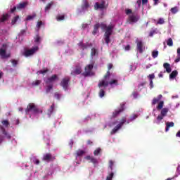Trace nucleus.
Returning <instances> with one entry per match:
<instances>
[{"mask_svg":"<svg viewBox=\"0 0 180 180\" xmlns=\"http://www.w3.org/2000/svg\"><path fill=\"white\" fill-rule=\"evenodd\" d=\"M99 27H101V24L97 23L94 26V31L92 34L95 36L98 32H99Z\"/></svg>","mask_w":180,"mask_h":180,"instance_id":"5701e85b","label":"nucleus"},{"mask_svg":"<svg viewBox=\"0 0 180 180\" xmlns=\"http://www.w3.org/2000/svg\"><path fill=\"white\" fill-rule=\"evenodd\" d=\"M168 112H169V109L167 108H165L161 110L160 115H158L157 117L158 124H160V121L162 120L165 116H167V113H168Z\"/></svg>","mask_w":180,"mask_h":180,"instance_id":"0eeeda50","label":"nucleus"},{"mask_svg":"<svg viewBox=\"0 0 180 180\" xmlns=\"http://www.w3.org/2000/svg\"><path fill=\"white\" fill-rule=\"evenodd\" d=\"M98 95H99L100 98H103V96H105V90L101 89L98 93Z\"/></svg>","mask_w":180,"mask_h":180,"instance_id":"58836bf2","label":"nucleus"},{"mask_svg":"<svg viewBox=\"0 0 180 180\" xmlns=\"http://www.w3.org/2000/svg\"><path fill=\"white\" fill-rule=\"evenodd\" d=\"M11 62V64L13 65V67H16V65H18V60L15 59H12Z\"/></svg>","mask_w":180,"mask_h":180,"instance_id":"37998d69","label":"nucleus"},{"mask_svg":"<svg viewBox=\"0 0 180 180\" xmlns=\"http://www.w3.org/2000/svg\"><path fill=\"white\" fill-rule=\"evenodd\" d=\"M174 126H175V124L174 123V122H166V128H165V131H169V127H174Z\"/></svg>","mask_w":180,"mask_h":180,"instance_id":"4be33fe9","label":"nucleus"},{"mask_svg":"<svg viewBox=\"0 0 180 180\" xmlns=\"http://www.w3.org/2000/svg\"><path fill=\"white\" fill-rule=\"evenodd\" d=\"M94 8L96 10L105 9V1H102L101 4H99V3L96 2L94 5Z\"/></svg>","mask_w":180,"mask_h":180,"instance_id":"2eb2a0df","label":"nucleus"},{"mask_svg":"<svg viewBox=\"0 0 180 180\" xmlns=\"http://www.w3.org/2000/svg\"><path fill=\"white\" fill-rule=\"evenodd\" d=\"M82 68H81V66L79 65H76L75 68L74 70H72V72H70V75H79V74H82Z\"/></svg>","mask_w":180,"mask_h":180,"instance_id":"9d476101","label":"nucleus"},{"mask_svg":"<svg viewBox=\"0 0 180 180\" xmlns=\"http://www.w3.org/2000/svg\"><path fill=\"white\" fill-rule=\"evenodd\" d=\"M100 27L102 29V30H105L104 39L107 46H109V43H110V36H112V33H113V29L115 27L112 24H110L108 26L105 23H101L100 24Z\"/></svg>","mask_w":180,"mask_h":180,"instance_id":"f257e3e1","label":"nucleus"},{"mask_svg":"<svg viewBox=\"0 0 180 180\" xmlns=\"http://www.w3.org/2000/svg\"><path fill=\"white\" fill-rule=\"evenodd\" d=\"M126 123V117H122L121 122L111 131L110 134H115L117 133L120 129H122V126Z\"/></svg>","mask_w":180,"mask_h":180,"instance_id":"6e6552de","label":"nucleus"},{"mask_svg":"<svg viewBox=\"0 0 180 180\" xmlns=\"http://www.w3.org/2000/svg\"><path fill=\"white\" fill-rule=\"evenodd\" d=\"M177 75H178V71L177 70H174L169 75V78H170V79H174V78H176Z\"/></svg>","mask_w":180,"mask_h":180,"instance_id":"393cba45","label":"nucleus"},{"mask_svg":"<svg viewBox=\"0 0 180 180\" xmlns=\"http://www.w3.org/2000/svg\"><path fill=\"white\" fill-rule=\"evenodd\" d=\"M164 23H165L164 18H160L158 21V25H164Z\"/></svg>","mask_w":180,"mask_h":180,"instance_id":"3c124183","label":"nucleus"},{"mask_svg":"<svg viewBox=\"0 0 180 180\" xmlns=\"http://www.w3.org/2000/svg\"><path fill=\"white\" fill-rule=\"evenodd\" d=\"M65 18V16L64 15H58L56 17V20L58 22H61V20H64V19Z\"/></svg>","mask_w":180,"mask_h":180,"instance_id":"7c9ffc66","label":"nucleus"},{"mask_svg":"<svg viewBox=\"0 0 180 180\" xmlns=\"http://www.w3.org/2000/svg\"><path fill=\"white\" fill-rule=\"evenodd\" d=\"M172 13H176L178 12V8L176 7H174L171 8Z\"/></svg>","mask_w":180,"mask_h":180,"instance_id":"09e8293b","label":"nucleus"},{"mask_svg":"<svg viewBox=\"0 0 180 180\" xmlns=\"http://www.w3.org/2000/svg\"><path fill=\"white\" fill-rule=\"evenodd\" d=\"M36 18V14H33L32 15H28L26 18V20H32V19H34Z\"/></svg>","mask_w":180,"mask_h":180,"instance_id":"a19ab883","label":"nucleus"},{"mask_svg":"<svg viewBox=\"0 0 180 180\" xmlns=\"http://www.w3.org/2000/svg\"><path fill=\"white\" fill-rule=\"evenodd\" d=\"M30 112H32V113H34V115H37V113H43V111H40V110L37 108V106L33 103H29L25 109L26 115H29Z\"/></svg>","mask_w":180,"mask_h":180,"instance_id":"20e7f679","label":"nucleus"},{"mask_svg":"<svg viewBox=\"0 0 180 180\" xmlns=\"http://www.w3.org/2000/svg\"><path fill=\"white\" fill-rule=\"evenodd\" d=\"M176 137H180V131H179L176 134Z\"/></svg>","mask_w":180,"mask_h":180,"instance_id":"774afa93","label":"nucleus"},{"mask_svg":"<svg viewBox=\"0 0 180 180\" xmlns=\"http://www.w3.org/2000/svg\"><path fill=\"white\" fill-rule=\"evenodd\" d=\"M70 81H71V79L68 77L62 79L60 85L63 88L65 91H67L68 89Z\"/></svg>","mask_w":180,"mask_h":180,"instance_id":"1a4fd4ad","label":"nucleus"},{"mask_svg":"<svg viewBox=\"0 0 180 180\" xmlns=\"http://www.w3.org/2000/svg\"><path fill=\"white\" fill-rule=\"evenodd\" d=\"M53 4L54 3L53 1L50 2L49 4H48L46 5V6L45 7V12H47V11H49V9H51V6H53Z\"/></svg>","mask_w":180,"mask_h":180,"instance_id":"cd10ccee","label":"nucleus"},{"mask_svg":"<svg viewBox=\"0 0 180 180\" xmlns=\"http://www.w3.org/2000/svg\"><path fill=\"white\" fill-rule=\"evenodd\" d=\"M155 33V30L150 31L149 33V37H153V36H154Z\"/></svg>","mask_w":180,"mask_h":180,"instance_id":"4d7b16f0","label":"nucleus"},{"mask_svg":"<svg viewBox=\"0 0 180 180\" xmlns=\"http://www.w3.org/2000/svg\"><path fill=\"white\" fill-rule=\"evenodd\" d=\"M40 40H41L40 36L36 35L34 38L35 43H40Z\"/></svg>","mask_w":180,"mask_h":180,"instance_id":"c03bdc74","label":"nucleus"},{"mask_svg":"<svg viewBox=\"0 0 180 180\" xmlns=\"http://www.w3.org/2000/svg\"><path fill=\"white\" fill-rule=\"evenodd\" d=\"M54 96L56 98V99H60V94L58 93H56Z\"/></svg>","mask_w":180,"mask_h":180,"instance_id":"0e129e2a","label":"nucleus"},{"mask_svg":"<svg viewBox=\"0 0 180 180\" xmlns=\"http://www.w3.org/2000/svg\"><path fill=\"white\" fill-rule=\"evenodd\" d=\"M132 96H134V98L136 99L137 98V92L136 91H134L132 93Z\"/></svg>","mask_w":180,"mask_h":180,"instance_id":"69168bd1","label":"nucleus"},{"mask_svg":"<svg viewBox=\"0 0 180 180\" xmlns=\"http://www.w3.org/2000/svg\"><path fill=\"white\" fill-rule=\"evenodd\" d=\"M97 51L95 48H92L91 51V56L94 57V56H96Z\"/></svg>","mask_w":180,"mask_h":180,"instance_id":"e433bc0d","label":"nucleus"},{"mask_svg":"<svg viewBox=\"0 0 180 180\" xmlns=\"http://www.w3.org/2000/svg\"><path fill=\"white\" fill-rule=\"evenodd\" d=\"M54 110V103L51 105V108L49 110L50 114L53 113Z\"/></svg>","mask_w":180,"mask_h":180,"instance_id":"603ef678","label":"nucleus"},{"mask_svg":"<svg viewBox=\"0 0 180 180\" xmlns=\"http://www.w3.org/2000/svg\"><path fill=\"white\" fill-rule=\"evenodd\" d=\"M43 25H44V23L41 21H38L37 23V27L38 29H40L41 27V26H43Z\"/></svg>","mask_w":180,"mask_h":180,"instance_id":"79ce46f5","label":"nucleus"},{"mask_svg":"<svg viewBox=\"0 0 180 180\" xmlns=\"http://www.w3.org/2000/svg\"><path fill=\"white\" fill-rule=\"evenodd\" d=\"M163 67H164L165 70H166V72L168 74H169V72H171V71H172V70L171 69V65L168 63H164Z\"/></svg>","mask_w":180,"mask_h":180,"instance_id":"412c9836","label":"nucleus"},{"mask_svg":"<svg viewBox=\"0 0 180 180\" xmlns=\"http://www.w3.org/2000/svg\"><path fill=\"white\" fill-rule=\"evenodd\" d=\"M152 57L157 58L158 57V51H153L152 52Z\"/></svg>","mask_w":180,"mask_h":180,"instance_id":"4c0bfd02","label":"nucleus"},{"mask_svg":"<svg viewBox=\"0 0 180 180\" xmlns=\"http://www.w3.org/2000/svg\"><path fill=\"white\" fill-rule=\"evenodd\" d=\"M164 107V101H160L157 107L158 110H161V109H162V108Z\"/></svg>","mask_w":180,"mask_h":180,"instance_id":"c756f323","label":"nucleus"},{"mask_svg":"<svg viewBox=\"0 0 180 180\" xmlns=\"http://www.w3.org/2000/svg\"><path fill=\"white\" fill-rule=\"evenodd\" d=\"M101 151H102V150L101 149V148H98L97 149H96L94 152V155H99L101 154Z\"/></svg>","mask_w":180,"mask_h":180,"instance_id":"473e14b6","label":"nucleus"},{"mask_svg":"<svg viewBox=\"0 0 180 180\" xmlns=\"http://www.w3.org/2000/svg\"><path fill=\"white\" fill-rule=\"evenodd\" d=\"M76 154L78 157H81L85 154V152L83 150L79 149L76 151Z\"/></svg>","mask_w":180,"mask_h":180,"instance_id":"a878e982","label":"nucleus"},{"mask_svg":"<svg viewBox=\"0 0 180 180\" xmlns=\"http://www.w3.org/2000/svg\"><path fill=\"white\" fill-rule=\"evenodd\" d=\"M113 164H114L113 161L110 160V162H109V168L111 171H113Z\"/></svg>","mask_w":180,"mask_h":180,"instance_id":"a18cd8bd","label":"nucleus"},{"mask_svg":"<svg viewBox=\"0 0 180 180\" xmlns=\"http://www.w3.org/2000/svg\"><path fill=\"white\" fill-rule=\"evenodd\" d=\"M16 9H18L17 6H14L13 8L11 9V13H13V12H15V11H16Z\"/></svg>","mask_w":180,"mask_h":180,"instance_id":"13d9d810","label":"nucleus"},{"mask_svg":"<svg viewBox=\"0 0 180 180\" xmlns=\"http://www.w3.org/2000/svg\"><path fill=\"white\" fill-rule=\"evenodd\" d=\"M46 72H49V69H44V70H41L39 71V74H43L44 75Z\"/></svg>","mask_w":180,"mask_h":180,"instance_id":"8fccbe9b","label":"nucleus"},{"mask_svg":"<svg viewBox=\"0 0 180 180\" xmlns=\"http://www.w3.org/2000/svg\"><path fill=\"white\" fill-rule=\"evenodd\" d=\"M56 79H58V77L57 75H53L51 77L46 79V84H51V82H54Z\"/></svg>","mask_w":180,"mask_h":180,"instance_id":"6ab92c4d","label":"nucleus"},{"mask_svg":"<svg viewBox=\"0 0 180 180\" xmlns=\"http://www.w3.org/2000/svg\"><path fill=\"white\" fill-rule=\"evenodd\" d=\"M0 56L1 58H9L11 54H6V50L4 49H0Z\"/></svg>","mask_w":180,"mask_h":180,"instance_id":"dca6fc26","label":"nucleus"},{"mask_svg":"<svg viewBox=\"0 0 180 180\" xmlns=\"http://www.w3.org/2000/svg\"><path fill=\"white\" fill-rule=\"evenodd\" d=\"M9 18V14H3L1 18H0V22H4L6 20H8V18Z\"/></svg>","mask_w":180,"mask_h":180,"instance_id":"b1692460","label":"nucleus"},{"mask_svg":"<svg viewBox=\"0 0 180 180\" xmlns=\"http://www.w3.org/2000/svg\"><path fill=\"white\" fill-rule=\"evenodd\" d=\"M125 13L126 15H129L127 22L129 25H131V23H136V22H139V20H140V16L134 14L131 9H126Z\"/></svg>","mask_w":180,"mask_h":180,"instance_id":"7ed1b4c3","label":"nucleus"},{"mask_svg":"<svg viewBox=\"0 0 180 180\" xmlns=\"http://www.w3.org/2000/svg\"><path fill=\"white\" fill-rule=\"evenodd\" d=\"M114 175H115V173H113V172L110 173V174L107 176L105 180H112V178H113Z\"/></svg>","mask_w":180,"mask_h":180,"instance_id":"f704fd0d","label":"nucleus"},{"mask_svg":"<svg viewBox=\"0 0 180 180\" xmlns=\"http://www.w3.org/2000/svg\"><path fill=\"white\" fill-rule=\"evenodd\" d=\"M53 89V85H48L46 88V94H49Z\"/></svg>","mask_w":180,"mask_h":180,"instance_id":"49530a36","label":"nucleus"},{"mask_svg":"<svg viewBox=\"0 0 180 180\" xmlns=\"http://www.w3.org/2000/svg\"><path fill=\"white\" fill-rule=\"evenodd\" d=\"M34 164H36V165H39L40 164V160L38 159H36L35 161L34 162Z\"/></svg>","mask_w":180,"mask_h":180,"instance_id":"052dcab7","label":"nucleus"},{"mask_svg":"<svg viewBox=\"0 0 180 180\" xmlns=\"http://www.w3.org/2000/svg\"><path fill=\"white\" fill-rule=\"evenodd\" d=\"M86 8H89V4H88V2H85L84 4L83 5L84 9H86Z\"/></svg>","mask_w":180,"mask_h":180,"instance_id":"5fc2aeb1","label":"nucleus"},{"mask_svg":"<svg viewBox=\"0 0 180 180\" xmlns=\"http://www.w3.org/2000/svg\"><path fill=\"white\" fill-rule=\"evenodd\" d=\"M37 51H39V46H34L30 49L25 50L24 51L23 56H25V57H30L31 56L36 54Z\"/></svg>","mask_w":180,"mask_h":180,"instance_id":"423d86ee","label":"nucleus"},{"mask_svg":"<svg viewBox=\"0 0 180 180\" xmlns=\"http://www.w3.org/2000/svg\"><path fill=\"white\" fill-rule=\"evenodd\" d=\"M136 50L140 53L141 54L143 53V47H144V45L143 44L142 41H136Z\"/></svg>","mask_w":180,"mask_h":180,"instance_id":"ddd939ff","label":"nucleus"},{"mask_svg":"<svg viewBox=\"0 0 180 180\" xmlns=\"http://www.w3.org/2000/svg\"><path fill=\"white\" fill-rule=\"evenodd\" d=\"M18 20H19V15H16L15 17H14V18L12 19L11 24H12V25H15V23H16Z\"/></svg>","mask_w":180,"mask_h":180,"instance_id":"72a5a7b5","label":"nucleus"},{"mask_svg":"<svg viewBox=\"0 0 180 180\" xmlns=\"http://www.w3.org/2000/svg\"><path fill=\"white\" fill-rule=\"evenodd\" d=\"M123 110H124V108H123V105H122L120 109L115 110V112H112V117H117V116H119V115H120Z\"/></svg>","mask_w":180,"mask_h":180,"instance_id":"f3484780","label":"nucleus"},{"mask_svg":"<svg viewBox=\"0 0 180 180\" xmlns=\"http://www.w3.org/2000/svg\"><path fill=\"white\" fill-rule=\"evenodd\" d=\"M0 130L2 131V134L6 137V139H8V140H11L12 136H11V134L6 131V129H5V127H4L2 125H0Z\"/></svg>","mask_w":180,"mask_h":180,"instance_id":"f8f14e48","label":"nucleus"},{"mask_svg":"<svg viewBox=\"0 0 180 180\" xmlns=\"http://www.w3.org/2000/svg\"><path fill=\"white\" fill-rule=\"evenodd\" d=\"M109 78H110V71H107L106 74L104 75V79L99 82L98 84V88H102V86L106 88V86L109 85H119L117 79H112L108 82V79H109Z\"/></svg>","mask_w":180,"mask_h":180,"instance_id":"f03ea898","label":"nucleus"},{"mask_svg":"<svg viewBox=\"0 0 180 180\" xmlns=\"http://www.w3.org/2000/svg\"><path fill=\"white\" fill-rule=\"evenodd\" d=\"M94 70V63L87 65L84 68V72L82 74L83 77H91V75H94V72L92 70Z\"/></svg>","mask_w":180,"mask_h":180,"instance_id":"39448f33","label":"nucleus"},{"mask_svg":"<svg viewBox=\"0 0 180 180\" xmlns=\"http://www.w3.org/2000/svg\"><path fill=\"white\" fill-rule=\"evenodd\" d=\"M167 46H169V47H172V46H174V42L172 41V38H169L167 41Z\"/></svg>","mask_w":180,"mask_h":180,"instance_id":"2f4dec72","label":"nucleus"},{"mask_svg":"<svg viewBox=\"0 0 180 180\" xmlns=\"http://www.w3.org/2000/svg\"><path fill=\"white\" fill-rule=\"evenodd\" d=\"M77 46H79V47H80V49H82V50H86V49H88V47H91V46H92V44H91L88 42L86 44H84L83 41H80L77 44Z\"/></svg>","mask_w":180,"mask_h":180,"instance_id":"4468645a","label":"nucleus"},{"mask_svg":"<svg viewBox=\"0 0 180 180\" xmlns=\"http://www.w3.org/2000/svg\"><path fill=\"white\" fill-rule=\"evenodd\" d=\"M176 172L180 175V165L177 167Z\"/></svg>","mask_w":180,"mask_h":180,"instance_id":"338daca9","label":"nucleus"},{"mask_svg":"<svg viewBox=\"0 0 180 180\" xmlns=\"http://www.w3.org/2000/svg\"><path fill=\"white\" fill-rule=\"evenodd\" d=\"M137 117H139V115L133 114L132 115L130 116V121L133 122V120H135V119H137Z\"/></svg>","mask_w":180,"mask_h":180,"instance_id":"ea45409f","label":"nucleus"},{"mask_svg":"<svg viewBox=\"0 0 180 180\" xmlns=\"http://www.w3.org/2000/svg\"><path fill=\"white\" fill-rule=\"evenodd\" d=\"M180 61V48L177 49V58L175 59V63H179Z\"/></svg>","mask_w":180,"mask_h":180,"instance_id":"bb28decb","label":"nucleus"},{"mask_svg":"<svg viewBox=\"0 0 180 180\" xmlns=\"http://www.w3.org/2000/svg\"><path fill=\"white\" fill-rule=\"evenodd\" d=\"M41 84V80H36L32 83V86H37Z\"/></svg>","mask_w":180,"mask_h":180,"instance_id":"c85d7f7f","label":"nucleus"},{"mask_svg":"<svg viewBox=\"0 0 180 180\" xmlns=\"http://www.w3.org/2000/svg\"><path fill=\"white\" fill-rule=\"evenodd\" d=\"M124 50L126 51H129V50H130V46L128 44V45H127L126 46H125V48H124Z\"/></svg>","mask_w":180,"mask_h":180,"instance_id":"e2e57ef3","label":"nucleus"},{"mask_svg":"<svg viewBox=\"0 0 180 180\" xmlns=\"http://www.w3.org/2000/svg\"><path fill=\"white\" fill-rule=\"evenodd\" d=\"M148 78H149L151 81V80L154 79V78H155V75L154 74L149 75L148 76Z\"/></svg>","mask_w":180,"mask_h":180,"instance_id":"864d4df0","label":"nucleus"},{"mask_svg":"<svg viewBox=\"0 0 180 180\" xmlns=\"http://www.w3.org/2000/svg\"><path fill=\"white\" fill-rule=\"evenodd\" d=\"M28 4L29 3L27 1L20 3L17 5V9L18 10L25 9V8H26V6H27Z\"/></svg>","mask_w":180,"mask_h":180,"instance_id":"aec40b11","label":"nucleus"},{"mask_svg":"<svg viewBox=\"0 0 180 180\" xmlns=\"http://www.w3.org/2000/svg\"><path fill=\"white\" fill-rule=\"evenodd\" d=\"M158 102H160V100L154 98L152 101V105H156V103H158Z\"/></svg>","mask_w":180,"mask_h":180,"instance_id":"de8ad7c7","label":"nucleus"},{"mask_svg":"<svg viewBox=\"0 0 180 180\" xmlns=\"http://www.w3.org/2000/svg\"><path fill=\"white\" fill-rule=\"evenodd\" d=\"M112 68H113V65L112 63H109L108 65V71H110V70H112Z\"/></svg>","mask_w":180,"mask_h":180,"instance_id":"6e6d98bb","label":"nucleus"},{"mask_svg":"<svg viewBox=\"0 0 180 180\" xmlns=\"http://www.w3.org/2000/svg\"><path fill=\"white\" fill-rule=\"evenodd\" d=\"M3 126H4L5 127H8V126H9V121H8L7 120H3L1 122Z\"/></svg>","mask_w":180,"mask_h":180,"instance_id":"c9c22d12","label":"nucleus"},{"mask_svg":"<svg viewBox=\"0 0 180 180\" xmlns=\"http://www.w3.org/2000/svg\"><path fill=\"white\" fill-rule=\"evenodd\" d=\"M85 160L90 161V162H92L94 165H96V164H98V160H96V158H95L94 157L87 155L85 157Z\"/></svg>","mask_w":180,"mask_h":180,"instance_id":"a211bd4d","label":"nucleus"},{"mask_svg":"<svg viewBox=\"0 0 180 180\" xmlns=\"http://www.w3.org/2000/svg\"><path fill=\"white\" fill-rule=\"evenodd\" d=\"M43 161H46V162H50V161H53V160H56V157L53 156L51 153H46L44 155Z\"/></svg>","mask_w":180,"mask_h":180,"instance_id":"9b49d317","label":"nucleus"},{"mask_svg":"<svg viewBox=\"0 0 180 180\" xmlns=\"http://www.w3.org/2000/svg\"><path fill=\"white\" fill-rule=\"evenodd\" d=\"M148 4V0H142V5H147Z\"/></svg>","mask_w":180,"mask_h":180,"instance_id":"680f3d73","label":"nucleus"},{"mask_svg":"<svg viewBox=\"0 0 180 180\" xmlns=\"http://www.w3.org/2000/svg\"><path fill=\"white\" fill-rule=\"evenodd\" d=\"M136 4L139 8H140V6H141V0H137Z\"/></svg>","mask_w":180,"mask_h":180,"instance_id":"bf43d9fd","label":"nucleus"}]
</instances>
